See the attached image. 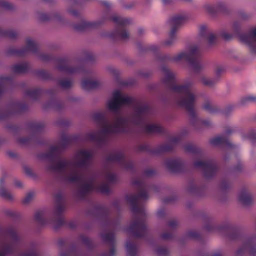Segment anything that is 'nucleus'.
<instances>
[{
	"instance_id": "5701e85b",
	"label": "nucleus",
	"mask_w": 256,
	"mask_h": 256,
	"mask_svg": "<svg viewBox=\"0 0 256 256\" xmlns=\"http://www.w3.org/2000/svg\"><path fill=\"white\" fill-rule=\"evenodd\" d=\"M94 180L90 182H85L78 192V195L82 198H84L90 192L95 191L96 186L94 184Z\"/></svg>"
},
{
	"instance_id": "6e6d98bb",
	"label": "nucleus",
	"mask_w": 256,
	"mask_h": 256,
	"mask_svg": "<svg viewBox=\"0 0 256 256\" xmlns=\"http://www.w3.org/2000/svg\"><path fill=\"white\" fill-rule=\"evenodd\" d=\"M64 208L62 204H57L55 214L56 216H62L64 211Z\"/></svg>"
},
{
	"instance_id": "cd10ccee",
	"label": "nucleus",
	"mask_w": 256,
	"mask_h": 256,
	"mask_svg": "<svg viewBox=\"0 0 256 256\" xmlns=\"http://www.w3.org/2000/svg\"><path fill=\"white\" fill-rule=\"evenodd\" d=\"M184 149L186 152L196 154L200 158H202L203 156L202 151L193 144H187L184 146Z\"/></svg>"
},
{
	"instance_id": "f8f14e48",
	"label": "nucleus",
	"mask_w": 256,
	"mask_h": 256,
	"mask_svg": "<svg viewBox=\"0 0 256 256\" xmlns=\"http://www.w3.org/2000/svg\"><path fill=\"white\" fill-rule=\"evenodd\" d=\"M28 105L25 103H14L12 104L10 110L0 112V120L6 119L12 116L21 114L28 110Z\"/></svg>"
},
{
	"instance_id": "39448f33",
	"label": "nucleus",
	"mask_w": 256,
	"mask_h": 256,
	"mask_svg": "<svg viewBox=\"0 0 256 256\" xmlns=\"http://www.w3.org/2000/svg\"><path fill=\"white\" fill-rule=\"evenodd\" d=\"M201 56V52L196 46H192L189 52H182L175 56H170L168 55H163L158 58V61L161 63H166L169 62H178L182 60H186L194 69L198 72L202 68V64L199 60Z\"/></svg>"
},
{
	"instance_id": "412c9836",
	"label": "nucleus",
	"mask_w": 256,
	"mask_h": 256,
	"mask_svg": "<svg viewBox=\"0 0 256 256\" xmlns=\"http://www.w3.org/2000/svg\"><path fill=\"white\" fill-rule=\"evenodd\" d=\"M256 240L254 238L247 239L244 245L237 252L238 255H242L245 252L250 253L252 256H256Z\"/></svg>"
},
{
	"instance_id": "f03ea898",
	"label": "nucleus",
	"mask_w": 256,
	"mask_h": 256,
	"mask_svg": "<svg viewBox=\"0 0 256 256\" xmlns=\"http://www.w3.org/2000/svg\"><path fill=\"white\" fill-rule=\"evenodd\" d=\"M162 70L164 75L163 82L168 85L172 92L181 95L180 98L177 102L178 105L184 108L192 118H194L196 112L194 107L196 97L191 92L190 84H176V77L173 72L166 66L162 67Z\"/></svg>"
},
{
	"instance_id": "bf43d9fd",
	"label": "nucleus",
	"mask_w": 256,
	"mask_h": 256,
	"mask_svg": "<svg viewBox=\"0 0 256 256\" xmlns=\"http://www.w3.org/2000/svg\"><path fill=\"white\" fill-rule=\"evenodd\" d=\"M96 209L104 215L106 219L109 218V212L106 208L103 206H98Z\"/></svg>"
},
{
	"instance_id": "c9c22d12",
	"label": "nucleus",
	"mask_w": 256,
	"mask_h": 256,
	"mask_svg": "<svg viewBox=\"0 0 256 256\" xmlns=\"http://www.w3.org/2000/svg\"><path fill=\"white\" fill-rule=\"evenodd\" d=\"M0 36L10 39H15L18 38V34L14 30H3L0 28Z\"/></svg>"
},
{
	"instance_id": "09e8293b",
	"label": "nucleus",
	"mask_w": 256,
	"mask_h": 256,
	"mask_svg": "<svg viewBox=\"0 0 256 256\" xmlns=\"http://www.w3.org/2000/svg\"><path fill=\"white\" fill-rule=\"evenodd\" d=\"M61 256H79L78 250L74 248H72V249L70 251L66 252H60Z\"/></svg>"
},
{
	"instance_id": "e2e57ef3",
	"label": "nucleus",
	"mask_w": 256,
	"mask_h": 256,
	"mask_svg": "<svg viewBox=\"0 0 256 256\" xmlns=\"http://www.w3.org/2000/svg\"><path fill=\"white\" fill-rule=\"evenodd\" d=\"M181 141V138L180 137H179V136H178V137H174V138H171L170 140V143H168V144H171L172 146V149L171 150H170L169 152H171L174 149V144H178ZM168 151H166V152H167Z\"/></svg>"
},
{
	"instance_id": "774afa93",
	"label": "nucleus",
	"mask_w": 256,
	"mask_h": 256,
	"mask_svg": "<svg viewBox=\"0 0 256 256\" xmlns=\"http://www.w3.org/2000/svg\"><path fill=\"white\" fill-rule=\"evenodd\" d=\"M161 237L164 240H168L172 239L174 235L170 232H165L162 234Z\"/></svg>"
},
{
	"instance_id": "37998d69",
	"label": "nucleus",
	"mask_w": 256,
	"mask_h": 256,
	"mask_svg": "<svg viewBox=\"0 0 256 256\" xmlns=\"http://www.w3.org/2000/svg\"><path fill=\"white\" fill-rule=\"evenodd\" d=\"M36 75L41 79L50 80L52 78L50 74L46 70H40L36 72Z\"/></svg>"
},
{
	"instance_id": "a878e982",
	"label": "nucleus",
	"mask_w": 256,
	"mask_h": 256,
	"mask_svg": "<svg viewBox=\"0 0 256 256\" xmlns=\"http://www.w3.org/2000/svg\"><path fill=\"white\" fill-rule=\"evenodd\" d=\"M145 132L148 134H162L164 132L163 128L159 125L156 124H148L144 128Z\"/></svg>"
},
{
	"instance_id": "f257e3e1",
	"label": "nucleus",
	"mask_w": 256,
	"mask_h": 256,
	"mask_svg": "<svg viewBox=\"0 0 256 256\" xmlns=\"http://www.w3.org/2000/svg\"><path fill=\"white\" fill-rule=\"evenodd\" d=\"M132 184L140 191L138 194L127 196L126 200L130 204L132 212L134 214L140 215L141 218H136L128 228L127 231L135 238H142L146 234L148 230L146 214L144 210L139 206L138 203L141 199H147L148 194L146 191L142 190L145 188V184L142 180H135L132 181Z\"/></svg>"
},
{
	"instance_id": "a18cd8bd",
	"label": "nucleus",
	"mask_w": 256,
	"mask_h": 256,
	"mask_svg": "<svg viewBox=\"0 0 256 256\" xmlns=\"http://www.w3.org/2000/svg\"><path fill=\"white\" fill-rule=\"evenodd\" d=\"M250 102H256V96H250L242 98L240 102L242 105H245Z\"/></svg>"
},
{
	"instance_id": "c85d7f7f",
	"label": "nucleus",
	"mask_w": 256,
	"mask_h": 256,
	"mask_svg": "<svg viewBox=\"0 0 256 256\" xmlns=\"http://www.w3.org/2000/svg\"><path fill=\"white\" fill-rule=\"evenodd\" d=\"M93 118L99 124L102 128L108 124L106 114L104 113H97L93 116Z\"/></svg>"
},
{
	"instance_id": "393cba45",
	"label": "nucleus",
	"mask_w": 256,
	"mask_h": 256,
	"mask_svg": "<svg viewBox=\"0 0 256 256\" xmlns=\"http://www.w3.org/2000/svg\"><path fill=\"white\" fill-rule=\"evenodd\" d=\"M240 202L244 206H250L253 202V198L246 190H244L240 192L239 196Z\"/></svg>"
},
{
	"instance_id": "5fc2aeb1",
	"label": "nucleus",
	"mask_w": 256,
	"mask_h": 256,
	"mask_svg": "<svg viewBox=\"0 0 256 256\" xmlns=\"http://www.w3.org/2000/svg\"><path fill=\"white\" fill-rule=\"evenodd\" d=\"M246 138L249 139L253 143L256 142V132L254 130H251L249 134L244 137V138Z\"/></svg>"
},
{
	"instance_id": "338daca9",
	"label": "nucleus",
	"mask_w": 256,
	"mask_h": 256,
	"mask_svg": "<svg viewBox=\"0 0 256 256\" xmlns=\"http://www.w3.org/2000/svg\"><path fill=\"white\" fill-rule=\"evenodd\" d=\"M40 58L44 62H50L53 60V57L49 54H41Z\"/></svg>"
},
{
	"instance_id": "4468645a",
	"label": "nucleus",
	"mask_w": 256,
	"mask_h": 256,
	"mask_svg": "<svg viewBox=\"0 0 256 256\" xmlns=\"http://www.w3.org/2000/svg\"><path fill=\"white\" fill-rule=\"evenodd\" d=\"M76 156L80 159L78 162L72 163V168L85 169L90 166L92 154L90 151L80 150L78 152Z\"/></svg>"
},
{
	"instance_id": "4c0bfd02",
	"label": "nucleus",
	"mask_w": 256,
	"mask_h": 256,
	"mask_svg": "<svg viewBox=\"0 0 256 256\" xmlns=\"http://www.w3.org/2000/svg\"><path fill=\"white\" fill-rule=\"evenodd\" d=\"M218 170V164L209 159V180L216 174Z\"/></svg>"
},
{
	"instance_id": "bb28decb",
	"label": "nucleus",
	"mask_w": 256,
	"mask_h": 256,
	"mask_svg": "<svg viewBox=\"0 0 256 256\" xmlns=\"http://www.w3.org/2000/svg\"><path fill=\"white\" fill-rule=\"evenodd\" d=\"M44 92L42 90L36 88L26 90L25 92V94L26 96L34 100H37Z\"/></svg>"
},
{
	"instance_id": "ea45409f",
	"label": "nucleus",
	"mask_w": 256,
	"mask_h": 256,
	"mask_svg": "<svg viewBox=\"0 0 256 256\" xmlns=\"http://www.w3.org/2000/svg\"><path fill=\"white\" fill-rule=\"evenodd\" d=\"M224 6L223 4H220L218 6L209 5V14L220 12L224 10Z\"/></svg>"
},
{
	"instance_id": "473e14b6",
	"label": "nucleus",
	"mask_w": 256,
	"mask_h": 256,
	"mask_svg": "<svg viewBox=\"0 0 256 256\" xmlns=\"http://www.w3.org/2000/svg\"><path fill=\"white\" fill-rule=\"evenodd\" d=\"M44 212L42 211H38L34 215V219L40 226H44L48 223V220L44 217Z\"/></svg>"
},
{
	"instance_id": "2f4dec72",
	"label": "nucleus",
	"mask_w": 256,
	"mask_h": 256,
	"mask_svg": "<svg viewBox=\"0 0 256 256\" xmlns=\"http://www.w3.org/2000/svg\"><path fill=\"white\" fill-rule=\"evenodd\" d=\"M137 244L130 240L126 242V250L130 256H136L137 254Z\"/></svg>"
},
{
	"instance_id": "69168bd1",
	"label": "nucleus",
	"mask_w": 256,
	"mask_h": 256,
	"mask_svg": "<svg viewBox=\"0 0 256 256\" xmlns=\"http://www.w3.org/2000/svg\"><path fill=\"white\" fill-rule=\"evenodd\" d=\"M209 114H215L218 112V108L209 100Z\"/></svg>"
},
{
	"instance_id": "58836bf2",
	"label": "nucleus",
	"mask_w": 256,
	"mask_h": 256,
	"mask_svg": "<svg viewBox=\"0 0 256 256\" xmlns=\"http://www.w3.org/2000/svg\"><path fill=\"white\" fill-rule=\"evenodd\" d=\"M102 238L105 242H110V245L115 243V234L114 232L102 234Z\"/></svg>"
},
{
	"instance_id": "de8ad7c7",
	"label": "nucleus",
	"mask_w": 256,
	"mask_h": 256,
	"mask_svg": "<svg viewBox=\"0 0 256 256\" xmlns=\"http://www.w3.org/2000/svg\"><path fill=\"white\" fill-rule=\"evenodd\" d=\"M80 238L81 241L89 248H92L93 246L92 242L87 236L83 235H81L80 236Z\"/></svg>"
},
{
	"instance_id": "7ed1b4c3",
	"label": "nucleus",
	"mask_w": 256,
	"mask_h": 256,
	"mask_svg": "<svg viewBox=\"0 0 256 256\" xmlns=\"http://www.w3.org/2000/svg\"><path fill=\"white\" fill-rule=\"evenodd\" d=\"M108 20H112L117 25L115 31L108 34L107 36L108 38L114 40L116 39L127 40L130 39V36L126 29V26L131 23L132 20L118 16H114L112 17L108 16L102 20L100 21L93 22L82 21L79 24H74V28L79 32L96 28L100 27L103 23Z\"/></svg>"
},
{
	"instance_id": "9b49d317",
	"label": "nucleus",
	"mask_w": 256,
	"mask_h": 256,
	"mask_svg": "<svg viewBox=\"0 0 256 256\" xmlns=\"http://www.w3.org/2000/svg\"><path fill=\"white\" fill-rule=\"evenodd\" d=\"M57 68L59 71L64 72L69 74L82 72L84 74H88L84 66L70 67L68 66L70 61L67 58H60L56 60Z\"/></svg>"
},
{
	"instance_id": "2eb2a0df",
	"label": "nucleus",
	"mask_w": 256,
	"mask_h": 256,
	"mask_svg": "<svg viewBox=\"0 0 256 256\" xmlns=\"http://www.w3.org/2000/svg\"><path fill=\"white\" fill-rule=\"evenodd\" d=\"M28 52L34 54L38 52V46L31 38L26 40V48L20 49L10 48L8 50V54L10 55L24 56Z\"/></svg>"
},
{
	"instance_id": "0e129e2a",
	"label": "nucleus",
	"mask_w": 256,
	"mask_h": 256,
	"mask_svg": "<svg viewBox=\"0 0 256 256\" xmlns=\"http://www.w3.org/2000/svg\"><path fill=\"white\" fill-rule=\"evenodd\" d=\"M186 236L188 238H198L200 236V233L194 230L189 231L188 232Z\"/></svg>"
},
{
	"instance_id": "423d86ee",
	"label": "nucleus",
	"mask_w": 256,
	"mask_h": 256,
	"mask_svg": "<svg viewBox=\"0 0 256 256\" xmlns=\"http://www.w3.org/2000/svg\"><path fill=\"white\" fill-rule=\"evenodd\" d=\"M4 234L10 237L13 244H9L6 240H2L0 241V256L14 254L16 245L20 242V238L14 228H8L4 230Z\"/></svg>"
},
{
	"instance_id": "680f3d73",
	"label": "nucleus",
	"mask_w": 256,
	"mask_h": 256,
	"mask_svg": "<svg viewBox=\"0 0 256 256\" xmlns=\"http://www.w3.org/2000/svg\"><path fill=\"white\" fill-rule=\"evenodd\" d=\"M34 196V193L32 192H28L26 197L23 200V203L24 204H27L30 202L33 199Z\"/></svg>"
},
{
	"instance_id": "052dcab7",
	"label": "nucleus",
	"mask_w": 256,
	"mask_h": 256,
	"mask_svg": "<svg viewBox=\"0 0 256 256\" xmlns=\"http://www.w3.org/2000/svg\"><path fill=\"white\" fill-rule=\"evenodd\" d=\"M200 36L206 39L208 38V30L206 26H202L200 28Z\"/></svg>"
},
{
	"instance_id": "c03bdc74",
	"label": "nucleus",
	"mask_w": 256,
	"mask_h": 256,
	"mask_svg": "<svg viewBox=\"0 0 256 256\" xmlns=\"http://www.w3.org/2000/svg\"><path fill=\"white\" fill-rule=\"evenodd\" d=\"M0 196L6 199L9 200H12L13 198L11 193L4 188H0Z\"/></svg>"
},
{
	"instance_id": "20e7f679",
	"label": "nucleus",
	"mask_w": 256,
	"mask_h": 256,
	"mask_svg": "<svg viewBox=\"0 0 256 256\" xmlns=\"http://www.w3.org/2000/svg\"><path fill=\"white\" fill-rule=\"evenodd\" d=\"M128 124V120L126 118L119 117L116 119V124L114 126L108 122V124L100 132L87 134L86 140L103 144L106 142L105 136L126 133Z\"/></svg>"
},
{
	"instance_id": "49530a36",
	"label": "nucleus",
	"mask_w": 256,
	"mask_h": 256,
	"mask_svg": "<svg viewBox=\"0 0 256 256\" xmlns=\"http://www.w3.org/2000/svg\"><path fill=\"white\" fill-rule=\"evenodd\" d=\"M53 221L56 224L55 228L56 229H58L65 224V222L62 216H56V218H54Z\"/></svg>"
},
{
	"instance_id": "dca6fc26",
	"label": "nucleus",
	"mask_w": 256,
	"mask_h": 256,
	"mask_svg": "<svg viewBox=\"0 0 256 256\" xmlns=\"http://www.w3.org/2000/svg\"><path fill=\"white\" fill-rule=\"evenodd\" d=\"M234 132V130L231 127H228L226 129L224 135L214 138L210 140V143L214 146L232 148L234 146L230 143L228 136Z\"/></svg>"
},
{
	"instance_id": "aec40b11",
	"label": "nucleus",
	"mask_w": 256,
	"mask_h": 256,
	"mask_svg": "<svg viewBox=\"0 0 256 256\" xmlns=\"http://www.w3.org/2000/svg\"><path fill=\"white\" fill-rule=\"evenodd\" d=\"M171 144H160L158 148L152 149L148 144H144L140 146L138 149L140 151L148 152L152 154H160L172 149Z\"/></svg>"
},
{
	"instance_id": "e433bc0d",
	"label": "nucleus",
	"mask_w": 256,
	"mask_h": 256,
	"mask_svg": "<svg viewBox=\"0 0 256 256\" xmlns=\"http://www.w3.org/2000/svg\"><path fill=\"white\" fill-rule=\"evenodd\" d=\"M66 180L68 182L80 183L82 182L83 179L78 172H75L73 174L67 176Z\"/></svg>"
},
{
	"instance_id": "4d7b16f0",
	"label": "nucleus",
	"mask_w": 256,
	"mask_h": 256,
	"mask_svg": "<svg viewBox=\"0 0 256 256\" xmlns=\"http://www.w3.org/2000/svg\"><path fill=\"white\" fill-rule=\"evenodd\" d=\"M0 8L6 10H12L14 6L11 4L4 0H0Z\"/></svg>"
},
{
	"instance_id": "7c9ffc66",
	"label": "nucleus",
	"mask_w": 256,
	"mask_h": 256,
	"mask_svg": "<svg viewBox=\"0 0 256 256\" xmlns=\"http://www.w3.org/2000/svg\"><path fill=\"white\" fill-rule=\"evenodd\" d=\"M224 72V69L222 67H218L216 69V77L213 80L209 79V90L210 88H212L214 85L220 80V78Z\"/></svg>"
},
{
	"instance_id": "0eeeda50",
	"label": "nucleus",
	"mask_w": 256,
	"mask_h": 256,
	"mask_svg": "<svg viewBox=\"0 0 256 256\" xmlns=\"http://www.w3.org/2000/svg\"><path fill=\"white\" fill-rule=\"evenodd\" d=\"M136 104L134 99L128 96H124L118 90H116L113 94L112 99L108 102V108L110 110L118 111L123 106H132Z\"/></svg>"
},
{
	"instance_id": "ddd939ff",
	"label": "nucleus",
	"mask_w": 256,
	"mask_h": 256,
	"mask_svg": "<svg viewBox=\"0 0 256 256\" xmlns=\"http://www.w3.org/2000/svg\"><path fill=\"white\" fill-rule=\"evenodd\" d=\"M106 160L109 162L120 163L122 167L126 170H132L134 164L130 161L126 160L124 154L121 152L113 153L108 156Z\"/></svg>"
},
{
	"instance_id": "3c124183",
	"label": "nucleus",
	"mask_w": 256,
	"mask_h": 256,
	"mask_svg": "<svg viewBox=\"0 0 256 256\" xmlns=\"http://www.w3.org/2000/svg\"><path fill=\"white\" fill-rule=\"evenodd\" d=\"M20 256H39L37 250L34 248L30 250L28 252H22Z\"/></svg>"
},
{
	"instance_id": "f3484780",
	"label": "nucleus",
	"mask_w": 256,
	"mask_h": 256,
	"mask_svg": "<svg viewBox=\"0 0 256 256\" xmlns=\"http://www.w3.org/2000/svg\"><path fill=\"white\" fill-rule=\"evenodd\" d=\"M240 40L250 48L252 53L256 54V28L249 34L240 35Z\"/></svg>"
},
{
	"instance_id": "1a4fd4ad",
	"label": "nucleus",
	"mask_w": 256,
	"mask_h": 256,
	"mask_svg": "<svg viewBox=\"0 0 256 256\" xmlns=\"http://www.w3.org/2000/svg\"><path fill=\"white\" fill-rule=\"evenodd\" d=\"M186 17L184 16L176 15L170 19L172 30L170 34L169 38L165 41L163 44L166 46H170L176 42V32L180 26L184 22Z\"/></svg>"
},
{
	"instance_id": "9d476101",
	"label": "nucleus",
	"mask_w": 256,
	"mask_h": 256,
	"mask_svg": "<svg viewBox=\"0 0 256 256\" xmlns=\"http://www.w3.org/2000/svg\"><path fill=\"white\" fill-rule=\"evenodd\" d=\"M70 138L66 135L62 136V142L60 146H52L48 152L42 154L41 158L45 159H50L52 162H54L56 159H58L60 153V147L65 148L70 144Z\"/></svg>"
},
{
	"instance_id": "864d4df0",
	"label": "nucleus",
	"mask_w": 256,
	"mask_h": 256,
	"mask_svg": "<svg viewBox=\"0 0 256 256\" xmlns=\"http://www.w3.org/2000/svg\"><path fill=\"white\" fill-rule=\"evenodd\" d=\"M156 252L159 256H168L169 251L166 248L160 247L157 249Z\"/></svg>"
},
{
	"instance_id": "603ef678",
	"label": "nucleus",
	"mask_w": 256,
	"mask_h": 256,
	"mask_svg": "<svg viewBox=\"0 0 256 256\" xmlns=\"http://www.w3.org/2000/svg\"><path fill=\"white\" fill-rule=\"evenodd\" d=\"M230 183L227 180H223L220 182V188L223 191H226L228 190L230 188Z\"/></svg>"
},
{
	"instance_id": "c756f323",
	"label": "nucleus",
	"mask_w": 256,
	"mask_h": 256,
	"mask_svg": "<svg viewBox=\"0 0 256 256\" xmlns=\"http://www.w3.org/2000/svg\"><path fill=\"white\" fill-rule=\"evenodd\" d=\"M30 68V66L28 63H23L13 66L12 71L16 74H24Z\"/></svg>"
},
{
	"instance_id": "72a5a7b5",
	"label": "nucleus",
	"mask_w": 256,
	"mask_h": 256,
	"mask_svg": "<svg viewBox=\"0 0 256 256\" xmlns=\"http://www.w3.org/2000/svg\"><path fill=\"white\" fill-rule=\"evenodd\" d=\"M44 127V124L40 122H30L28 124V129L36 134L40 132Z\"/></svg>"
},
{
	"instance_id": "a211bd4d",
	"label": "nucleus",
	"mask_w": 256,
	"mask_h": 256,
	"mask_svg": "<svg viewBox=\"0 0 256 256\" xmlns=\"http://www.w3.org/2000/svg\"><path fill=\"white\" fill-rule=\"evenodd\" d=\"M150 112V108L146 104H141L136 107L134 118V122L136 125L143 123V117L148 116Z\"/></svg>"
},
{
	"instance_id": "6ab92c4d",
	"label": "nucleus",
	"mask_w": 256,
	"mask_h": 256,
	"mask_svg": "<svg viewBox=\"0 0 256 256\" xmlns=\"http://www.w3.org/2000/svg\"><path fill=\"white\" fill-rule=\"evenodd\" d=\"M167 169L172 173L180 174L186 170L184 164L178 159H168L166 161Z\"/></svg>"
},
{
	"instance_id": "4be33fe9",
	"label": "nucleus",
	"mask_w": 256,
	"mask_h": 256,
	"mask_svg": "<svg viewBox=\"0 0 256 256\" xmlns=\"http://www.w3.org/2000/svg\"><path fill=\"white\" fill-rule=\"evenodd\" d=\"M72 167V162L68 160H64L60 161L56 164H52L49 166L48 170L52 172H65L68 166Z\"/></svg>"
},
{
	"instance_id": "6e6552de",
	"label": "nucleus",
	"mask_w": 256,
	"mask_h": 256,
	"mask_svg": "<svg viewBox=\"0 0 256 256\" xmlns=\"http://www.w3.org/2000/svg\"><path fill=\"white\" fill-rule=\"evenodd\" d=\"M214 227L213 224L209 218V233L216 230H219L226 232L227 236L232 240H240L242 238L240 229L229 224H224L221 226Z\"/></svg>"
},
{
	"instance_id": "13d9d810",
	"label": "nucleus",
	"mask_w": 256,
	"mask_h": 256,
	"mask_svg": "<svg viewBox=\"0 0 256 256\" xmlns=\"http://www.w3.org/2000/svg\"><path fill=\"white\" fill-rule=\"evenodd\" d=\"M10 80V78L8 77H0V96L3 93L4 90V86L3 83L8 82Z\"/></svg>"
},
{
	"instance_id": "a19ab883",
	"label": "nucleus",
	"mask_w": 256,
	"mask_h": 256,
	"mask_svg": "<svg viewBox=\"0 0 256 256\" xmlns=\"http://www.w3.org/2000/svg\"><path fill=\"white\" fill-rule=\"evenodd\" d=\"M58 82L59 86L64 89H69L72 86V82L70 80L60 79Z\"/></svg>"
},
{
	"instance_id": "8fccbe9b",
	"label": "nucleus",
	"mask_w": 256,
	"mask_h": 256,
	"mask_svg": "<svg viewBox=\"0 0 256 256\" xmlns=\"http://www.w3.org/2000/svg\"><path fill=\"white\" fill-rule=\"evenodd\" d=\"M18 143L24 145L28 146L32 144V137H26L20 138L18 140Z\"/></svg>"
},
{
	"instance_id": "b1692460",
	"label": "nucleus",
	"mask_w": 256,
	"mask_h": 256,
	"mask_svg": "<svg viewBox=\"0 0 256 256\" xmlns=\"http://www.w3.org/2000/svg\"><path fill=\"white\" fill-rule=\"evenodd\" d=\"M100 85L99 82L88 79L83 80L82 82V88L86 90H90L98 88L100 86Z\"/></svg>"
},
{
	"instance_id": "f704fd0d",
	"label": "nucleus",
	"mask_w": 256,
	"mask_h": 256,
	"mask_svg": "<svg viewBox=\"0 0 256 256\" xmlns=\"http://www.w3.org/2000/svg\"><path fill=\"white\" fill-rule=\"evenodd\" d=\"M194 166L196 168L204 170L205 177L208 176V162L196 161L194 164Z\"/></svg>"
},
{
	"instance_id": "79ce46f5",
	"label": "nucleus",
	"mask_w": 256,
	"mask_h": 256,
	"mask_svg": "<svg viewBox=\"0 0 256 256\" xmlns=\"http://www.w3.org/2000/svg\"><path fill=\"white\" fill-rule=\"evenodd\" d=\"M95 191L100 192L102 194H109L110 192V188L108 184H102L98 186H96Z\"/></svg>"
}]
</instances>
